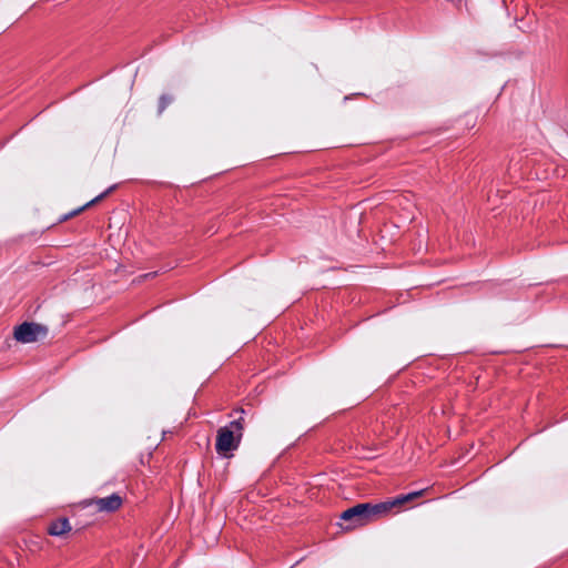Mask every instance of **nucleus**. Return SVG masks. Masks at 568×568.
Masks as SVG:
<instances>
[{
	"label": "nucleus",
	"mask_w": 568,
	"mask_h": 568,
	"mask_svg": "<svg viewBox=\"0 0 568 568\" xmlns=\"http://www.w3.org/2000/svg\"><path fill=\"white\" fill-rule=\"evenodd\" d=\"M114 189V186L110 187L109 190H106L105 192L101 193L100 195H98L95 199H93L92 201H90L89 203L85 204V207H89L91 206L92 204H95L98 202H100L104 196H106L112 190Z\"/></svg>",
	"instance_id": "obj_7"
},
{
	"label": "nucleus",
	"mask_w": 568,
	"mask_h": 568,
	"mask_svg": "<svg viewBox=\"0 0 568 568\" xmlns=\"http://www.w3.org/2000/svg\"><path fill=\"white\" fill-rule=\"evenodd\" d=\"M48 334L45 326L36 323H22L14 329V338L21 343H33Z\"/></svg>",
	"instance_id": "obj_3"
},
{
	"label": "nucleus",
	"mask_w": 568,
	"mask_h": 568,
	"mask_svg": "<svg viewBox=\"0 0 568 568\" xmlns=\"http://www.w3.org/2000/svg\"><path fill=\"white\" fill-rule=\"evenodd\" d=\"M71 530V525L67 518L54 520L48 527V532L52 536H62Z\"/></svg>",
	"instance_id": "obj_5"
},
{
	"label": "nucleus",
	"mask_w": 568,
	"mask_h": 568,
	"mask_svg": "<svg viewBox=\"0 0 568 568\" xmlns=\"http://www.w3.org/2000/svg\"><path fill=\"white\" fill-rule=\"evenodd\" d=\"M173 98L171 95L163 94L159 101V113H162L165 108L172 102Z\"/></svg>",
	"instance_id": "obj_6"
},
{
	"label": "nucleus",
	"mask_w": 568,
	"mask_h": 568,
	"mask_svg": "<svg viewBox=\"0 0 568 568\" xmlns=\"http://www.w3.org/2000/svg\"><path fill=\"white\" fill-rule=\"evenodd\" d=\"M423 494V490L410 493L404 496H399L393 500L379 503V504H358L352 508L346 509L342 513L341 519L344 521H351L346 528L351 529L356 526H363L368 521L379 518L388 514L393 508L399 507L407 501H410Z\"/></svg>",
	"instance_id": "obj_1"
},
{
	"label": "nucleus",
	"mask_w": 568,
	"mask_h": 568,
	"mask_svg": "<svg viewBox=\"0 0 568 568\" xmlns=\"http://www.w3.org/2000/svg\"><path fill=\"white\" fill-rule=\"evenodd\" d=\"M93 505L98 508L100 511H114L120 508L122 505V498L113 494L111 496L99 498L92 501Z\"/></svg>",
	"instance_id": "obj_4"
},
{
	"label": "nucleus",
	"mask_w": 568,
	"mask_h": 568,
	"mask_svg": "<svg viewBox=\"0 0 568 568\" xmlns=\"http://www.w3.org/2000/svg\"><path fill=\"white\" fill-rule=\"evenodd\" d=\"M242 428V422L239 419L233 420L230 427L219 429L215 445L219 454L226 455L229 452L237 448Z\"/></svg>",
	"instance_id": "obj_2"
}]
</instances>
